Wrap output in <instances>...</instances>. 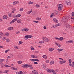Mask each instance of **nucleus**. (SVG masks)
I'll return each mask as SVG.
<instances>
[{"instance_id": "nucleus-20", "label": "nucleus", "mask_w": 74, "mask_h": 74, "mask_svg": "<svg viewBox=\"0 0 74 74\" xmlns=\"http://www.w3.org/2000/svg\"><path fill=\"white\" fill-rule=\"evenodd\" d=\"M33 2H32L31 1H29L28 2V4H33Z\"/></svg>"}, {"instance_id": "nucleus-56", "label": "nucleus", "mask_w": 74, "mask_h": 74, "mask_svg": "<svg viewBox=\"0 0 74 74\" xmlns=\"http://www.w3.org/2000/svg\"><path fill=\"white\" fill-rule=\"evenodd\" d=\"M30 60L31 61H32V62H34V59H30Z\"/></svg>"}, {"instance_id": "nucleus-35", "label": "nucleus", "mask_w": 74, "mask_h": 74, "mask_svg": "<svg viewBox=\"0 0 74 74\" xmlns=\"http://www.w3.org/2000/svg\"><path fill=\"white\" fill-rule=\"evenodd\" d=\"M68 60L69 61V63H71L72 61H71V59H69Z\"/></svg>"}, {"instance_id": "nucleus-3", "label": "nucleus", "mask_w": 74, "mask_h": 74, "mask_svg": "<svg viewBox=\"0 0 74 74\" xmlns=\"http://www.w3.org/2000/svg\"><path fill=\"white\" fill-rule=\"evenodd\" d=\"M42 39L45 41H46L47 42L49 41V40L48 39V38H43Z\"/></svg>"}, {"instance_id": "nucleus-58", "label": "nucleus", "mask_w": 74, "mask_h": 74, "mask_svg": "<svg viewBox=\"0 0 74 74\" xmlns=\"http://www.w3.org/2000/svg\"><path fill=\"white\" fill-rule=\"evenodd\" d=\"M33 15H34V14H36V12L35 11H34V12H32Z\"/></svg>"}, {"instance_id": "nucleus-14", "label": "nucleus", "mask_w": 74, "mask_h": 74, "mask_svg": "<svg viewBox=\"0 0 74 74\" xmlns=\"http://www.w3.org/2000/svg\"><path fill=\"white\" fill-rule=\"evenodd\" d=\"M53 50H54V49L53 48H51L49 49V50L50 52H52Z\"/></svg>"}, {"instance_id": "nucleus-48", "label": "nucleus", "mask_w": 74, "mask_h": 74, "mask_svg": "<svg viewBox=\"0 0 74 74\" xmlns=\"http://www.w3.org/2000/svg\"><path fill=\"white\" fill-rule=\"evenodd\" d=\"M12 11H16V9L15 8H12Z\"/></svg>"}, {"instance_id": "nucleus-52", "label": "nucleus", "mask_w": 74, "mask_h": 74, "mask_svg": "<svg viewBox=\"0 0 74 74\" xmlns=\"http://www.w3.org/2000/svg\"><path fill=\"white\" fill-rule=\"evenodd\" d=\"M0 34L1 36H3L4 35V34L2 32L0 33Z\"/></svg>"}, {"instance_id": "nucleus-2", "label": "nucleus", "mask_w": 74, "mask_h": 74, "mask_svg": "<svg viewBox=\"0 0 74 74\" xmlns=\"http://www.w3.org/2000/svg\"><path fill=\"white\" fill-rule=\"evenodd\" d=\"M22 67H23V68H27L29 67V65H28V64H24L22 66Z\"/></svg>"}, {"instance_id": "nucleus-7", "label": "nucleus", "mask_w": 74, "mask_h": 74, "mask_svg": "<svg viewBox=\"0 0 74 74\" xmlns=\"http://www.w3.org/2000/svg\"><path fill=\"white\" fill-rule=\"evenodd\" d=\"M32 73L34 74H38V72L36 71H32Z\"/></svg>"}, {"instance_id": "nucleus-28", "label": "nucleus", "mask_w": 74, "mask_h": 74, "mask_svg": "<svg viewBox=\"0 0 74 74\" xmlns=\"http://www.w3.org/2000/svg\"><path fill=\"white\" fill-rule=\"evenodd\" d=\"M50 64H51H51H54V61H52L50 62Z\"/></svg>"}, {"instance_id": "nucleus-18", "label": "nucleus", "mask_w": 74, "mask_h": 74, "mask_svg": "<svg viewBox=\"0 0 74 74\" xmlns=\"http://www.w3.org/2000/svg\"><path fill=\"white\" fill-rule=\"evenodd\" d=\"M59 39L60 41H63V38L62 37H60V38Z\"/></svg>"}, {"instance_id": "nucleus-1", "label": "nucleus", "mask_w": 74, "mask_h": 74, "mask_svg": "<svg viewBox=\"0 0 74 74\" xmlns=\"http://www.w3.org/2000/svg\"><path fill=\"white\" fill-rule=\"evenodd\" d=\"M62 20L64 22H66L68 20V16H66V17H64L62 18Z\"/></svg>"}, {"instance_id": "nucleus-60", "label": "nucleus", "mask_w": 74, "mask_h": 74, "mask_svg": "<svg viewBox=\"0 0 74 74\" xmlns=\"http://www.w3.org/2000/svg\"><path fill=\"white\" fill-rule=\"evenodd\" d=\"M69 66H71V67H74V66L72 65L71 63H70V64H69Z\"/></svg>"}, {"instance_id": "nucleus-49", "label": "nucleus", "mask_w": 74, "mask_h": 74, "mask_svg": "<svg viewBox=\"0 0 74 74\" xmlns=\"http://www.w3.org/2000/svg\"><path fill=\"white\" fill-rule=\"evenodd\" d=\"M9 51H10V50L9 49L5 51V53H7V52H8Z\"/></svg>"}, {"instance_id": "nucleus-6", "label": "nucleus", "mask_w": 74, "mask_h": 74, "mask_svg": "<svg viewBox=\"0 0 74 74\" xmlns=\"http://www.w3.org/2000/svg\"><path fill=\"white\" fill-rule=\"evenodd\" d=\"M53 21L55 23H58V20H57L56 18H53Z\"/></svg>"}, {"instance_id": "nucleus-17", "label": "nucleus", "mask_w": 74, "mask_h": 74, "mask_svg": "<svg viewBox=\"0 0 74 74\" xmlns=\"http://www.w3.org/2000/svg\"><path fill=\"white\" fill-rule=\"evenodd\" d=\"M57 50L59 51H62L63 49H58Z\"/></svg>"}, {"instance_id": "nucleus-44", "label": "nucleus", "mask_w": 74, "mask_h": 74, "mask_svg": "<svg viewBox=\"0 0 74 74\" xmlns=\"http://www.w3.org/2000/svg\"><path fill=\"white\" fill-rule=\"evenodd\" d=\"M23 8H21L20 9V11H23Z\"/></svg>"}, {"instance_id": "nucleus-4", "label": "nucleus", "mask_w": 74, "mask_h": 74, "mask_svg": "<svg viewBox=\"0 0 74 74\" xmlns=\"http://www.w3.org/2000/svg\"><path fill=\"white\" fill-rule=\"evenodd\" d=\"M66 43L67 44H69V43H73V41L71 40H69L66 41Z\"/></svg>"}, {"instance_id": "nucleus-15", "label": "nucleus", "mask_w": 74, "mask_h": 74, "mask_svg": "<svg viewBox=\"0 0 74 74\" xmlns=\"http://www.w3.org/2000/svg\"><path fill=\"white\" fill-rule=\"evenodd\" d=\"M3 18L4 19H7V16H3Z\"/></svg>"}, {"instance_id": "nucleus-13", "label": "nucleus", "mask_w": 74, "mask_h": 74, "mask_svg": "<svg viewBox=\"0 0 74 74\" xmlns=\"http://www.w3.org/2000/svg\"><path fill=\"white\" fill-rule=\"evenodd\" d=\"M8 30H13V27H9L8 28Z\"/></svg>"}, {"instance_id": "nucleus-59", "label": "nucleus", "mask_w": 74, "mask_h": 74, "mask_svg": "<svg viewBox=\"0 0 74 74\" xmlns=\"http://www.w3.org/2000/svg\"><path fill=\"white\" fill-rule=\"evenodd\" d=\"M22 32H25V28L22 29Z\"/></svg>"}, {"instance_id": "nucleus-41", "label": "nucleus", "mask_w": 74, "mask_h": 74, "mask_svg": "<svg viewBox=\"0 0 74 74\" xmlns=\"http://www.w3.org/2000/svg\"><path fill=\"white\" fill-rule=\"evenodd\" d=\"M6 41L7 42H10V39H7Z\"/></svg>"}, {"instance_id": "nucleus-38", "label": "nucleus", "mask_w": 74, "mask_h": 74, "mask_svg": "<svg viewBox=\"0 0 74 74\" xmlns=\"http://www.w3.org/2000/svg\"><path fill=\"white\" fill-rule=\"evenodd\" d=\"M33 22L35 23H38L39 22L38 21H33Z\"/></svg>"}, {"instance_id": "nucleus-46", "label": "nucleus", "mask_w": 74, "mask_h": 74, "mask_svg": "<svg viewBox=\"0 0 74 74\" xmlns=\"http://www.w3.org/2000/svg\"><path fill=\"white\" fill-rule=\"evenodd\" d=\"M28 38H32V37H33V36H32V35H28Z\"/></svg>"}, {"instance_id": "nucleus-21", "label": "nucleus", "mask_w": 74, "mask_h": 74, "mask_svg": "<svg viewBox=\"0 0 74 74\" xmlns=\"http://www.w3.org/2000/svg\"><path fill=\"white\" fill-rule=\"evenodd\" d=\"M43 58H44V59H47V56L46 55H44L42 56Z\"/></svg>"}, {"instance_id": "nucleus-12", "label": "nucleus", "mask_w": 74, "mask_h": 74, "mask_svg": "<svg viewBox=\"0 0 74 74\" xmlns=\"http://www.w3.org/2000/svg\"><path fill=\"white\" fill-rule=\"evenodd\" d=\"M16 74H23V72H22V71H20L19 72H18H18H16Z\"/></svg>"}, {"instance_id": "nucleus-61", "label": "nucleus", "mask_w": 74, "mask_h": 74, "mask_svg": "<svg viewBox=\"0 0 74 74\" xmlns=\"http://www.w3.org/2000/svg\"><path fill=\"white\" fill-rule=\"evenodd\" d=\"M49 61L48 60H46V63H49Z\"/></svg>"}, {"instance_id": "nucleus-23", "label": "nucleus", "mask_w": 74, "mask_h": 74, "mask_svg": "<svg viewBox=\"0 0 74 74\" xmlns=\"http://www.w3.org/2000/svg\"><path fill=\"white\" fill-rule=\"evenodd\" d=\"M35 5L37 7V8H39V7H40V6L38 4H36Z\"/></svg>"}, {"instance_id": "nucleus-43", "label": "nucleus", "mask_w": 74, "mask_h": 74, "mask_svg": "<svg viewBox=\"0 0 74 74\" xmlns=\"http://www.w3.org/2000/svg\"><path fill=\"white\" fill-rule=\"evenodd\" d=\"M39 62V60L38 59H34V62L37 61Z\"/></svg>"}, {"instance_id": "nucleus-42", "label": "nucleus", "mask_w": 74, "mask_h": 74, "mask_svg": "<svg viewBox=\"0 0 74 74\" xmlns=\"http://www.w3.org/2000/svg\"><path fill=\"white\" fill-rule=\"evenodd\" d=\"M60 5V7H63V5H62V4H58V6H59Z\"/></svg>"}, {"instance_id": "nucleus-31", "label": "nucleus", "mask_w": 74, "mask_h": 74, "mask_svg": "<svg viewBox=\"0 0 74 74\" xmlns=\"http://www.w3.org/2000/svg\"><path fill=\"white\" fill-rule=\"evenodd\" d=\"M25 38L26 39H27V38H29L28 35H26L25 36Z\"/></svg>"}, {"instance_id": "nucleus-55", "label": "nucleus", "mask_w": 74, "mask_h": 74, "mask_svg": "<svg viewBox=\"0 0 74 74\" xmlns=\"http://www.w3.org/2000/svg\"><path fill=\"white\" fill-rule=\"evenodd\" d=\"M5 40H6V38L5 37H4L3 38V41H5Z\"/></svg>"}, {"instance_id": "nucleus-50", "label": "nucleus", "mask_w": 74, "mask_h": 74, "mask_svg": "<svg viewBox=\"0 0 74 74\" xmlns=\"http://www.w3.org/2000/svg\"><path fill=\"white\" fill-rule=\"evenodd\" d=\"M15 3H16V4H18L19 3V2L18 1H15Z\"/></svg>"}, {"instance_id": "nucleus-16", "label": "nucleus", "mask_w": 74, "mask_h": 74, "mask_svg": "<svg viewBox=\"0 0 74 74\" xmlns=\"http://www.w3.org/2000/svg\"><path fill=\"white\" fill-rule=\"evenodd\" d=\"M0 64H1V67H4V64L3 62H0Z\"/></svg>"}, {"instance_id": "nucleus-51", "label": "nucleus", "mask_w": 74, "mask_h": 74, "mask_svg": "<svg viewBox=\"0 0 74 74\" xmlns=\"http://www.w3.org/2000/svg\"><path fill=\"white\" fill-rule=\"evenodd\" d=\"M36 19L37 20H41V18H39V17H38L36 18Z\"/></svg>"}, {"instance_id": "nucleus-33", "label": "nucleus", "mask_w": 74, "mask_h": 74, "mask_svg": "<svg viewBox=\"0 0 74 74\" xmlns=\"http://www.w3.org/2000/svg\"><path fill=\"white\" fill-rule=\"evenodd\" d=\"M17 22L18 23H21V21L19 20H17Z\"/></svg>"}, {"instance_id": "nucleus-24", "label": "nucleus", "mask_w": 74, "mask_h": 74, "mask_svg": "<svg viewBox=\"0 0 74 74\" xmlns=\"http://www.w3.org/2000/svg\"><path fill=\"white\" fill-rule=\"evenodd\" d=\"M29 67L30 69H33V68L32 67V65H29Z\"/></svg>"}, {"instance_id": "nucleus-27", "label": "nucleus", "mask_w": 74, "mask_h": 74, "mask_svg": "<svg viewBox=\"0 0 74 74\" xmlns=\"http://www.w3.org/2000/svg\"><path fill=\"white\" fill-rule=\"evenodd\" d=\"M4 60H5L4 59H0V62H3Z\"/></svg>"}, {"instance_id": "nucleus-40", "label": "nucleus", "mask_w": 74, "mask_h": 74, "mask_svg": "<svg viewBox=\"0 0 74 74\" xmlns=\"http://www.w3.org/2000/svg\"><path fill=\"white\" fill-rule=\"evenodd\" d=\"M31 57L32 58H34V57H35V56L33 55H31Z\"/></svg>"}, {"instance_id": "nucleus-37", "label": "nucleus", "mask_w": 74, "mask_h": 74, "mask_svg": "<svg viewBox=\"0 0 74 74\" xmlns=\"http://www.w3.org/2000/svg\"><path fill=\"white\" fill-rule=\"evenodd\" d=\"M17 20H18V18H15V19L13 20V21H14V22H15L16 21H17Z\"/></svg>"}, {"instance_id": "nucleus-64", "label": "nucleus", "mask_w": 74, "mask_h": 74, "mask_svg": "<svg viewBox=\"0 0 74 74\" xmlns=\"http://www.w3.org/2000/svg\"><path fill=\"white\" fill-rule=\"evenodd\" d=\"M20 58L21 59H22V58H23V56H22V55H20Z\"/></svg>"}, {"instance_id": "nucleus-36", "label": "nucleus", "mask_w": 74, "mask_h": 74, "mask_svg": "<svg viewBox=\"0 0 74 74\" xmlns=\"http://www.w3.org/2000/svg\"><path fill=\"white\" fill-rule=\"evenodd\" d=\"M55 14L56 15H58V11H56L55 12Z\"/></svg>"}, {"instance_id": "nucleus-57", "label": "nucleus", "mask_w": 74, "mask_h": 74, "mask_svg": "<svg viewBox=\"0 0 74 74\" xmlns=\"http://www.w3.org/2000/svg\"><path fill=\"white\" fill-rule=\"evenodd\" d=\"M32 9H31V10L29 12V14H30V13H32Z\"/></svg>"}, {"instance_id": "nucleus-39", "label": "nucleus", "mask_w": 74, "mask_h": 74, "mask_svg": "<svg viewBox=\"0 0 74 74\" xmlns=\"http://www.w3.org/2000/svg\"><path fill=\"white\" fill-rule=\"evenodd\" d=\"M14 23V21L12 20L11 22L10 23V24H11L12 23Z\"/></svg>"}, {"instance_id": "nucleus-19", "label": "nucleus", "mask_w": 74, "mask_h": 74, "mask_svg": "<svg viewBox=\"0 0 74 74\" xmlns=\"http://www.w3.org/2000/svg\"><path fill=\"white\" fill-rule=\"evenodd\" d=\"M5 67H11V66H8V65L7 64H5L4 65Z\"/></svg>"}, {"instance_id": "nucleus-30", "label": "nucleus", "mask_w": 74, "mask_h": 74, "mask_svg": "<svg viewBox=\"0 0 74 74\" xmlns=\"http://www.w3.org/2000/svg\"><path fill=\"white\" fill-rule=\"evenodd\" d=\"M23 44V42L21 41H19L18 45H20V44Z\"/></svg>"}, {"instance_id": "nucleus-9", "label": "nucleus", "mask_w": 74, "mask_h": 74, "mask_svg": "<svg viewBox=\"0 0 74 74\" xmlns=\"http://www.w3.org/2000/svg\"><path fill=\"white\" fill-rule=\"evenodd\" d=\"M11 69L13 70H17L18 69L17 68L14 67H12L11 68Z\"/></svg>"}, {"instance_id": "nucleus-11", "label": "nucleus", "mask_w": 74, "mask_h": 74, "mask_svg": "<svg viewBox=\"0 0 74 74\" xmlns=\"http://www.w3.org/2000/svg\"><path fill=\"white\" fill-rule=\"evenodd\" d=\"M71 2L70 1H68L67 2V5H71Z\"/></svg>"}, {"instance_id": "nucleus-26", "label": "nucleus", "mask_w": 74, "mask_h": 74, "mask_svg": "<svg viewBox=\"0 0 74 74\" xmlns=\"http://www.w3.org/2000/svg\"><path fill=\"white\" fill-rule=\"evenodd\" d=\"M66 28L68 29H69L70 27V26L69 25H66Z\"/></svg>"}, {"instance_id": "nucleus-63", "label": "nucleus", "mask_w": 74, "mask_h": 74, "mask_svg": "<svg viewBox=\"0 0 74 74\" xmlns=\"http://www.w3.org/2000/svg\"><path fill=\"white\" fill-rule=\"evenodd\" d=\"M71 15L72 16H74V12H73L72 13Z\"/></svg>"}, {"instance_id": "nucleus-5", "label": "nucleus", "mask_w": 74, "mask_h": 74, "mask_svg": "<svg viewBox=\"0 0 74 74\" xmlns=\"http://www.w3.org/2000/svg\"><path fill=\"white\" fill-rule=\"evenodd\" d=\"M58 9L59 11H61L62 10V6H58Z\"/></svg>"}, {"instance_id": "nucleus-32", "label": "nucleus", "mask_w": 74, "mask_h": 74, "mask_svg": "<svg viewBox=\"0 0 74 74\" xmlns=\"http://www.w3.org/2000/svg\"><path fill=\"white\" fill-rule=\"evenodd\" d=\"M22 62L21 61H19L17 62L18 63V64H21V63Z\"/></svg>"}, {"instance_id": "nucleus-29", "label": "nucleus", "mask_w": 74, "mask_h": 74, "mask_svg": "<svg viewBox=\"0 0 74 74\" xmlns=\"http://www.w3.org/2000/svg\"><path fill=\"white\" fill-rule=\"evenodd\" d=\"M5 35L6 36H9V35H10V34H9V33L7 32L5 34Z\"/></svg>"}, {"instance_id": "nucleus-47", "label": "nucleus", "mask_w": 74, "mask_h": 74, "mask_svg": "<svg viewBox=\"0 0 74 74\" xmlns=\"http://www.w3.org/2000/svg\"><path fill=\"white\" fill-rule=\"evenodd\" d=\"M59 62L60 64H63V61H60Z\"/></svg>"}, {"instance_id": "nucleus-62", "label": "nucleus", "mask_w": 74, "mask_h": 74, "mask_svg": "<svg viewBox=\"0 0 74 74\" xmlns=\"http://www.w3.org/2000/svg\"><path fill=\"white\" fill-rule=\"evenodd\" d=\"M66 62V60L62 61L63 63H65Z\"/></svg>"}, {"instance_id": "nucleus-45", "label": "nucleus", "mask_w": 74, "mask_h": 74, "mask_svg": "<svg viewBox=\"0 0 74 74\" xmlns=\"http://www.w3.org/2000/svg\"><path fill=\"white\" fill-rule=\"evenodd\" d=\"M53 14H54L53 13L51 14L50 15V18H52V16H53Z\"/></svg>"}, {"instance_id": "nucleus-10", "label": "nucleus", "mask_w": 74, "mask_h": 74, "mask_svg": "<svg viewBox=\"0 0 74 74\" xmlns=\"http://www.w3.org/2000/svg\"><path fill=\"white\" fill-rule=\"evenodd\" d=\"M21 16V14H19L16 15V16H14V18H18L20 17Z\"/></svg>"}, {"instance_id": "nucleus-53", "label": "nucleus", "mask_w": 74, "mask_h": 74, "mask_svg": "<svg viewBox=\"0 0 74 74\" xmlns=\"http://www.w3.org/2000/svg\"><path fill=\"white\" fill-rule=\"evenodd\" d=\"M60 26V25L59 24H57L56 25V26L57 27L58 26Z\"/></svg>"}, {"instance_id": "nucleus-34", "label": "nucleus", "mask_w": 74, "mask_h": 74, "mask_svg": "<svg viewBox=\"0 0 74 74\" xmlns=\"http://www.w3.org/2000/svg\"><path fill=\"white\" fill-rule=\"evenodd\" d=\"M14 47L15 49H19V47L16 46H14Z\"/></svg>"}, {"instance_id": "nucleus-54", "label": "nucleus", "mask_w": 74, "mask_h": 74, "mask_svg": "<svg viewBox=\"0 0 74 74\" xmlns=\"http://www.w3.org/2000/svg\"><path fill=\"white\" fill-rule=\"evenodd\" d=\"M25 31H28L29 30V29L28 28H25Z\"/></svg>"}, {"instance_id": "nucleus-8", "label": "nucleus", "mask_w": 74, "mask_h": 74, "mask_svg": "<svg viewBox=\"0 0 74 74\" xmlns=\"http://www.w3.org/2000/svg\"><path fill=\"white\" fill-rule=\"evenodd\" d=\"M55 44L56 45H57V46H58V47H59V48H60L61 46V45H59V43H58L57 42H55Z\"/></svg>"}, {"instance_id": "nucleus-22", "label": "nucleus", "mask_w": 74, "mask_h": 74, "mask_svg": "<svg viewBox=\"0 0 74 74\" xmlns=\"http://www.w3.org/2000/svg\"><path fill=\"white\" fill-rule=\"evenodd\" d=\"M42 66L44 68V69H46V67H47V65H45L43 64Z\"/></svg>"}, {"instance_id": "nucleus-25", "label": "nucleus", "mask_w": 74, "mask_h": 74, "mask_svg": "<svg viewBox=\"0 0 74 74\" xmlns=\"http://www.w3.org/2000/svg\"><path fill=\"white\" fill-rule=\"evenodd\" d=\"M39 43L40 44H43L44 43V41H41L39 42Z\"/></svg>"}]
</instances>
